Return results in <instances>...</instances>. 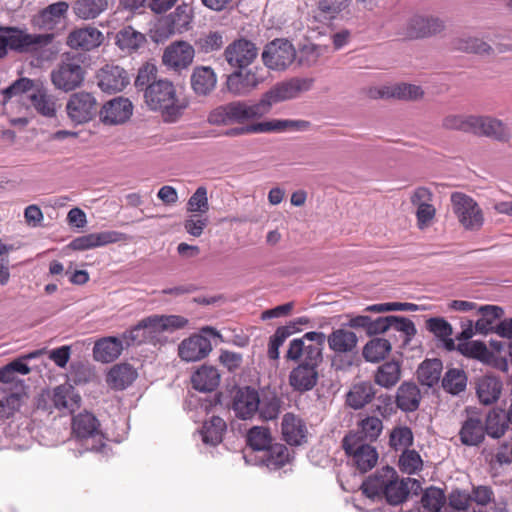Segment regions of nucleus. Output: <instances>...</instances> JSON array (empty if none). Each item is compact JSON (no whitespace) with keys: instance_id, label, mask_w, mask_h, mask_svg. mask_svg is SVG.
Listing matches in <instances>:
<instances>
[{"instance_id":"obj_1","label":"nucleus","mask_w":512,"mask_h":512,"mask_svg":"<svg viewBox=\"0 0 512 512\" xmlns=\"http://www.w3.org/2000/svg\"><path fill=\"white\" fill-rule=\"evenodd\" d=\"M8 49L31 54L38 65L52 61L59 53L52 33L30 34L17 27H0V58Z\"/></svg>"},{"instance_id":"obj_2","label":"nucleus","mask_w":512,"mask_h":512,"mask_svg":"<svg viewBox=\"0 0 512 512\" xmlns=\"http://www.w3.org/2000/svg\"><path fill=\"white\" fill-rule=\"evenodd\" d=\"M419 488V481L409 477L400 479L397 472L389 466L381 468L362 484V491L367 497H384L390 505L403 503L411 491L416 492Z\"/></svg>"},{"instance_id":"obj_3","label":"nucleus","mask_w":512,"mask_h":512,"mask_svg":"<svg viewBox=\"0 0 512 512\" xmlns=\"http://www.w3.org/2000/svg\"><path fill=\"white\" fill-rule=\"evenodd\" d=\"M144 98L147 106L161 113L165 122L174 123L188 107V101L177 93L173 82L159 79L146 87Z\"/></svg>"},{"instance_id":"obj_4","label":"nucleus","mask_w":512,"mask_h":512,"mask_svg":"<svg viewBox=\"0 0 512 512\" xmlns=\"http://www.w3.org/2000/svg\"><path fill=\"white\" fill-rule=\"evenodd\" d=\"M267 113L262 99L256 103L233 101L212 110L208 116V121L214 125L243 124L261 118Z\"/></svg>"},{"instance_id":"obj_5","label":"nucleus","mask_w":512,"mask_h":512,"mask_svg":"<svg viewBox=\"0 0 512 512\" xmlns=\"http://www.w3.org/2000/svg\"><path fill=\"white\" fill-rule=\"evenodd\" d=\"M450 202L452 213L464 230L477 232L482 229L484 212L475 199L462 192H453Z\"/></svg>"},{"instance_id":"obj_6","label":"nucleus","mask_w":512,"mask_h":512,"mask_svg":"<svg viewBox=\"0 0 512 512\" xmlns=\"http://www.w3.org/2000/svg\"><path fill=\"white\" fill-rule=\"evenodd\" d=\"M54 87L63 92H70L80 87L85 78V69L81 59L75 55L65 56L50 73Z\"/></svg>"},{"instance_id":"obj_7","label":"nucleus","mask_w":512,"mask_h":512,"mask_svg":"<svg viewBox=\"0 0 512 512\" xmlns=\"http://www.w3.org/2000/svg\"><path fill=\"white\" fill-rule=\"evenodd\" d=\"M81 406V396L71 384H62L41 394L38 407L48 410L52 407L63 415L72 414Z\"/></svg>"},{"instance_id":"obj_8","label":"nucleus","mask_w":512,"mask_h":512,"mask_svg":"<svg viewBox=\"0 0 512 512\" xmlns=\"http://www.w3.org/2000/svg\"><path fill=\"white\" fill-rule=\"evenodd\" d=\"M445 21L431 14H414L403 23L399 34L409 40L433 37L445 30Z\"/></svg>"},{"instance_id":"obj_9","label":"nucleus","mask_w":512,"mask_h":512,"mask_svg":"<svg viewBox=\"0 0 512 512\" xmlns=\"http://www.w3.org/2000/svg\"><path fill=\"white\" fill-rule=\"evenodd\" d=\"M313 84V78L293 77L276 83L261 99L269 112L273 104L297 98L302 93L311 90Z\"/></svg>"},{"instance_id":"obj_10","label":"nucleus","mask_w":512,"mask_h":512,"mask_svg":"<svg viewBox=\"0 0 512 512\" xmlns=\"http://www.w3.org/2000/svg\"><path fill=\"white\" fill-rule=\"evenodd\" d=\"M72 433L87 451H98L103 445L100 423L90 412H81L73 417Z\"/></svg>"},{"instance_id":"obj_11","label":"nucleus","mask_w":512,"mask_h":512,"mask_svg":"<svg viewBox=\"0 0 512 512\" xmlns=\"http://www.w3.org/2000/svg\"><path fill=\"white\" fill-rule=\"evenodd\" d=\"M326 340L327 337L323 332H306L301 338L290 341L286 358L299 361L301 357H306L309 360L322 361V351Z\"/></svg>"},{"instance_id":"obj_12","label":"nucleus","mask_w":512,"mask_h":512,"mask_svg":"<svg viewBox=\"0 0 512 512\" xmlns=\"http://www.w3.org/2000/svg\"><path fill=\"white\" fill-rule=\"evenodd\" d=\"M346 454L351 458L353 465L361 472L371 470L378 461V453L370 444L362 441L358 434H348L342 443Z\"/></svg>"},{"instance_id":"obj_13","label":"nucleus","mask_w":512,"mask_h":512,"mask_svg":"<svg viewBox=\"0 0 512 512\" xmlns=\"http://www.w3.org/2000/svg\"><path fill=\"white\" fill-rule=\"evenodd\" d=\"M66 113L75 125L88 123L98 113L97 99L90 92H75L67 100Z\"/></svg>"},{"instance_id":"obj_14","label":"nucleus","mask_w":512,"mask_h":512,"mask_svg":"<svg viewBox=\"0 0 512 512\" xmlns=\"http://www.w3.org/2000/svg\"><path fill=\"white\" fill-rule=\"evenodd\" d=\"M296 50L286 39H275L268 43L261 54L263 64L270 70L283 71L295 60Z\"/></svg>"},{"instance_id":"obj_15","label":"nucleus","mask_w":512,"mask_h":512,"mask_svg":"<svg viewBox=\"0 0 512 512\" xmlns=\"http://www.w3.org/2000/svg\"><path fill=\"white\" fill-rule=\"evenodd\" d=\"M258 54L256 44L244 37L233 40L223 51L225 61L233 69L249 67L257 59Z\"/></svg>"},{"instance_id":"obj_16","label":"nucleus","mask_w":512,"mask_h":512,"mask_svg":"<svg viewBox=\"0 0 512 512\" xmlns=\"http://www.w3.org/2000/svg\"><path fill=\"white\" fill-rule=\"evenodd\" d=\"M195 57V48L186 41H175L163 51V65L174 72H182L189 68Z\"/></svg>"},{"instance_id":"obj_17","label":"nucleus","mask_w":512,"mask_h":512,"mask_svg":"<svg viewBox=\"0 0 512 512\" xmlns=\"http://www.w3.org/2000/svg\"><path fill=\"white\" fill-rule=\"evenodd\" d=\"M161 334L157 315H150L140 320L131 329L122 334V338L127 347L140 345L142 343H152L158 339Z\"/></svg>"},{"instance_id":"obj_18","label":"nucleus","mask_w":512,"mask_h":512,"mask_svg":"<svg viewBox=\"0 0 512 512\" xmlns=\"http://www.w3.org/2000/svg\"><path fill=\"white\" fill-rule=\"evenodd\" d=\"M260 69L238 68L228 75L226 86L230 93L236 96L248 95L264 81L263 76L258 74Z\"/></svg>"},{"instance_id":"obj_19","label":"nucleus","mask_w":512,"mask_h":512,"mask_svg":"<svg viewBox=\"0 0 512 512\" xmlns=\"http://www.w3.org/2000/svg\"><path fill=\"white\" fill-rule=\"evenodd\" d=\"M300 360L301 363L293 368L289 374V384L295 391H310L317 384V368L322 361L309 360L306 357H301Z\"/></svg>"},{"instance_id":"obj_20","label":"nucleus","mask_w":512,"mask_h":512,"mask_svg":"<svg viewBox=\"0 0 512 512\" xmlns=\"http://www.w3.org/2000/svg\"><path fill=\"white\" fill-rule=\"evenodd\" d=\"M191 16L186 6H178L174 12L160 20L156 27L158 40L181 34L189 29Z\"/></svg>"},{"instance_id":"obj_21","label":"nucleus","mask_w":512,"mask_h":512,"mask_svg":"<svg viewBox=\"0 0 512 512\" xmlns=\"http://www.w3.org/2000/svg\"><path fill=\"white\" fill-rule=\"evenodd\" d=\"M472 120L471 133L475 135L490 137L501 142H507L511 138L507 125L497 118L473 115Z\"/></svg>"},{"instance_id":"obj_22","label":"nucleus","mask_w":512,"mask_h":512,"mask_svg":"<svg viewBox=\"0 0 512 512\" xmlns=\"http://www.w3.org/2000/svg\"><path fill=\"white\" fill-rule=\"evenodd\" d=\"M133 105L127 98L117 97L106 102L99 111L100 120L107 125L126 122L132 115Z\"/></svg>"},{"instance_id":"obj_23","label":"nucleus","mask_w":512,"mask_h":512,"mask_svg":"<svg viewBox=\"0 0 512 512\" xmlns=\"http://www.w3.org/2000/svg\"><path fill=\"white\" fill-rule=\"evenodd\" d=\"M260 396L257 390L251 387L238 388L233 396L232 409L241 419L252 418L259 410Z\"/></svg>"},{"instance_id":"obj_24","label":"nucleus","mask_w":512,"mask_h":512,"mask_svg":"<svg viewBox=\"0 0 512 512\" xmlns=\"http://www.w3.org/2000/svg\"><path fill=\"white\" fill-rule=\"evenodd\" d=\"M98 86L104 92L122 91L129 84L127 72L120 66L107 64L97 73Z\"/></svg>"},{"instance_id":"obj_25","label":"nucleus","mask_w":512,"mask_h":512,"mask_svg":"<svg viewBox=\"0 0 512 512\" xmlns=\"http://www.w3.org/2000/svg\"><path fill=\"white\" fill-rule=\"evenodd\" d=\"M211 350V342L201 334H194L184 339L178 346L179 357L186 362L202 360Z\"/></svg>"},{"instance_id":"obj_26","label":"nucleus","mask_w":512,"mask_h":512,"mask_svg":"<svg viewBox=\"0 0 512 512\" xmlns=\"http://www.w3.org/2000/svg\"><path fill=\"white\" fill-rule=\"evenodd\" d=\"M103 40L100 30L87 26L71 31L67 37V45L72 49L90 51L99 47Z\"/></svg>"},{"instance_id":"obj_27","label":"nucleus","mask_w":512,"mask_h":512,"mask_svg":"<svg viewBox=\"0 0 512 512\" xmlns=\"http://www.w3.org/2000/svg\"><path fill=\"white\" fill-rule=\"evenodd\" d=\"M460 442L465 446H478L485 439L482 417L477 413L468 414L458 432Z\"/></svg>"},{"instance_id":"obj_28","label":"nucleus","mask_w":512,"mask_h":512,"mask_svg":"<svg viewBox=\"0 0 512 512\" xmlns=\"http://www.w3.org/2000/svg\"><path fill=\"white\" fill-rule=\"evenodd\" d=\"M281 430L284 440L293 446H299L306 442L308 429L304 420L293 414H284L281 422Z\"/></svg>"},{"instance_id":"obj_29","label":"nucleus","mask_w":512,"mask_h":512,"mask_svg":"<svg viewBox=\"0 0 512 512\" xmlns=\"http://www.w3.org/2000/svg\"><path fill=\"white\" fill-rule=\"evenodd\" d=\"M489 41L483 36L462 34L453 39L452 48L460 52L490 56L494 53V49Z\"/></svg>"},{"instance_id":"obj_30","label":"nucleus","mask_w":512,"mask_h":512,"mask_svg":"<svg viewBox=\"0 0 512 512\" xmlns=\"http://www.w3.org/2000/svg\"><path fill=\"white\" fill-rule=\"evenodd\" d=\"M124 345L126 346L122 337H103L95 342L93 357L96 361L111 363L121 355Z\"/></svg>"},{"instance_id":"obj_31","label":"nucleus","mask_w":512,"mask_h":512,"mask_svg":"<svg viewBox=\"0 0 512 512\" xmlns=\"http://www.w3.org/2000/svg\"><path fill=\"white\" fill-rule=\"evenodd\" d=\"M217 76L210 66H197L191 74V87L199 96L209 95L216 87Z\"/></svg>"},{"instance_id":"obj_32","label":"nucleus","mask_w":512,"mask_h":512,"mask_svg":"<svg viewBox=\"0 0 512 512\" xmlns=\"http://www.w3.org/2000/svg\"><path fill=\"white\" fill-rule=\"evenodd\" d=\"M327 342L330 350L338 354L351 353L358 343L357 335L344 328L335 329L328 337Z\"/></svg>"},{"instance_id":"obj_33","label":"nucleus","mask_w":512,"mask_h":512,"mask_svg":"<svg viewBox=\"0 0 512 512\" xmlns=\"http://www.w3.org/2000/svg\"><path fill=\"white\" fill-rule=\"evenodd\" d=\"M375 394L376 391L370 382L356 383L346 394V404L354 410L362 409L373 400Z\"/></svg>"},{"instance_id":"obj_34","label":"nucleus","mask_w":512,"mask_h":512,"mask_svg":"<svg viewBox=\"0 0 512 512\" xmlns=\"http://www.w3.org/2000/svg\"><path fill=\"white\" fill-rule=\"evenodd\" d=\"M421 393L418 386L412 382H403L397 389V407L405 412H413L418 409Z\"/></svg>"},{"instance_id":"obj_35","label":"nucleus","mask_w":512,"mask_h":512,"mask_svg":"<svg viewBox=\"0 0 512 512\" xmlns=\"http://www.w3.org/2000/svg\"><path fill=\"white\" fill-rule=\"evenodd\" d=\"M421 87L413 84L398 83L394 85L383 86L377 90V96L380 98H397L402 100H416L422 97Z\"/></svg>"},{"instance_id":"obj_36","label":"nucleus","mask_w":512,"mask_h":512,"mask_svg":"<svg viewBox=\"0 0 512 512\" xmlns=\"http://www.w3.org/2000/svg\"><path fill=\"white\" fill-rule=\"evenodd\" d=\"M191 382L194 389L211 392L219 385L220 374L215 367L203 365L193 373Z\"/></svg>"},{"instance_id":"obj_37","label":"nucleus","mask_w":512,"mask_h":512,"mask_svg":"<svg viewBox=\"0 0 512 512\" xmlns=\"http://www.w3.org/2000/svg\"><path fill=\"white\" fill-rule=\"evenodd\" d=\"M400 378L401 365L395 360L381 364L374 374V382L386 389L394 387L399 382Z\"/></svg>"},{"instance_id":"obj_38","label":"nucleus","mask_w":512,"mask_h":512,"mask_svg":"<svg viewBox=\"0 0 512 512\" xmlns=\"http://www.w3.org/2000/svg\"><path fill=\"white\" fill-rule=\"evenodd\" d=\"M502 391L501 381L493 376H484L477 383V396L484 405H490L496 402Z\"/></svg>"},{"instance_id":"obj_39","label":"nucleus","mask_w":512,"mask_h":512,"mask_svg":"<svg viewBox=\"0 0 512 512\" xmlns=\"http://www.w3.org/2000/svg\"><path fill=\"white\" fill-rule=\"evenodd\" d=\"M146 43V36L131 26L122 28L116 35V44L124 52L137 51Z\"/></svg>"},{"instance_id":"obj_40","label":"nucleus","mask_w":512,"mask_h":512,"mask_svg":"<svg viewBox=\"0 0 512 512\" xmlns=\"http://www.w3.org/2000/svg\"><path fill=\"white\" fill-rule=\"evenodd\" d=\"M289 461V449L283 444H272L259 458V462L271 470L279 469Z\"/></svg>"},{"instance_id":"obj_41","label":"nucleus","mask_w":512,"mask_h":512,"mask_svg":"<svg viewBox=\"0 0 512 512\" xmlns=\"http://www.w3.org/2000/svg\"><path fill=\"white\" fill-rule=\"evenodd\" d=\"M28 97L38 113L46 117H53L55 115L56 104L54 97L45 88L37 85Z\"/></svg>"},{"instance_id":"obj_42","label":"nucleus","mask_w":512,"mask_h":512,"mask_svg":"<svg viewBox=\"0 0 512 512\" xmlns=\"http://www.w3.org/2000/svg\"><path fill=\"white\" fill-rule=\"evenodd\" d=\"M136 378V371L129 364H120L112 367L107 375V382L117 390H123Z\"/></svg>"},{"instance_id":"obj_43","label":"nucleus","mask_w":512,"mask_h":512,"mask_svg":"<svg viewBox=\"0 0 512 512\" xmlns=\"http://www.w3.org/2000/svg\"><path fill=\"white\" fill-rule=\"evenodd\" d=\"M391 349L392 346L389 340L375 337L364 345L362 355L366 361L376 363L383 360Z\"/></svg>"},{"instance_id":"obj_44","label":"nucleus","mask_w":512,"mask_h":512,"mask_svg":"<svg viewBox=\"0 0 512 512\" xmlns=\"http://www.w3.org/2000/svg\"><path fill=\"white\" fill-rule=\"evenodd\" d=\"M225 430V421L218 416H213L203 424L200 435L205 444L216 446L222 441Z\"/></svg>"},{"instance_id":"obj_45","label":"nucleus","mask_w":512,"mask_h":512,"mask_svg":"<svg viewBox=\"0 0 512 512\" xmlns=\"http://www.w3.org/2000/svg\"><path fill=\"white\" fill-rule=\"evenodd\" d=\"M224 32L208 31L202 33L195 40V47L199 53L210 54L220 51L224 46Z\"/></svg>"},{"instance_id":"obj_46","label":"nucleus","mask_w":512,"mask_h":512,"mask_svg":"<svg viewBox=\"0 0 512 512\" xmlns=\"http://www.w3.org/2000/svg\"><path fill=\"white\" fill-rule=\"evenodd\" d=\"M442 363L439 359L424 361L417 370L418 380L422 385L433 387L440 380Z\"/></svg>"},{"instance_id":"obj_47","label":"nucleus","mask_w":512,"mask_h":512,"mask_svg":"<svg viewBox=\"0 0 512 512\" xmlns=\"http://www.w3.org/2000/svg\"><path fill=\"white\" fill-rule=\"evenodd\" d=\"M108 7V0H77L74 12L77 17L88 20L98 17Z\"/></svg>"},{"instance_id":"obj_48","label":"nucleus","mask_w":512,"mask_h":512,"mask_svg":"<svg viewBox=\"0 0 512 512\" xmlns=\"http://www.w3.org/2000/svg\"><path fill=\"white\" fill-rule=\"evenodd\" d=\"M458 350L465 356L477 359L483 363L491 364L494 361V354L487 346L480 341L460 343Z\"/></svg>"},{"instance_id":"obj_49","label":"nucleus","mask_w":512,"mask_h":512,"mask_svg":"<svg viewBox=\"0 0 512 512\" xmlns=\"http://www.w3.org/2000/svg\"><path fill=\"white\" fill-rule=\"evenodd\" d=\"M383 430L382 420L376 416H367L357 425L356 432L349 434H358L362 437V441H375Z\"/></svg>"},{"instance_id":"obj_50","label":"nucleus","mask_w":512,"mask_h":512,"mask_svg":"<svg viewBox=\"0 0 512 512\" xmlns=\"http://www.w3.org/2000/svg\"><path fill=\"white\" fill-rule=\"evenodd\" d=\"M27 395L24 392H12L0 398V418L9 419L17 413L25 403Z\"/></svg>"},{"instance_id":"obj_51","label":"nucleus","mask_w":512,"mask_h":512,"mask_svg":"<svg viewBox=\"0 0 512 512\" xmlns=\"http://www.w3.org/2000/svg\"><path fill=\"white\" fill-rule=\"evenodd\" d=\"M508 424L501 411L491 410L484 422L485 435L494 439L501 438L508 429Z\"/></svg>"},{"instance_id":"obj_52","label":"nucleus","mask_w":512,"mask_h":512,"mask_svg":"<svg viewBox=\"0 0 512 512\" xmlns=\"http://www.w3.org/2000/svg\"><path fill=\"white\" fill-rule=\"evenodd\" d=\"M247 443L253 452L262 454L272 445V437L269 429L255 426L247 434Z\"/></svg>"},{"instance_id":"obj_53","label":"nucleus","mask_w":512,"mask_h":512,"mask_svg":"<svg viewBox=\"0 0 512 512\" xmlns=\"http://www.w3.org/2000/svg\"><path fill=\"white\" fill-rule=\"evenodd\" d=\"M442 386L445 391L452 395H458L466 389L467 377L463 370L449 369L443 379Z\"/></svg>"},{"instance_id":"obj_54","label":"nucleus","mask_w":512,"mask_h":512,"mask_svg":"<svg viewBox=\"0 0 512 512\" xmlns=\"http://www.w3.org/2000/svg\"><path fill=\"white\" fill-rule=\"evenodd\" d=\"M36 86L35 82L29 78H19L0 92V102L6 104L14 96H20L28 92L32 93Z\"/></svg>"},{"instance_id":"obj_55","label":"nucleus","mask_w":512,"mask_h":512,"mask_svg":"<svg viewBox=\"0 0 512 512\" xmlns=\"http://www.w3.org/2000/svg\"><path fill=\"white\" fill-rule=\"evenodd\" d=\"M261 133L271 131H286V130H305L309 126V122L304 120H271L261 122Z\"/></svg>"},{"instance_id":"obj_56","label":"nucleus","mask_w":512,"mask_h":512,"mask_svg":"<svg viewBox=\"0 0 512 512\" xmlns=\"http://www.w3.org/2000/svg\"><path fill=\"white\" fill-rule=\"evenodd\" d=\"M473 115L449 114L442 120V127L448 130L472 132Z\"/></svg>"},{"instance_id":"obj_57","label":"nucleus","mask_w":512,"mask_h":512,"mask_svg":"<svg viewBox=\"0 0 512 512\" xmlns=\"http://www.w3.org/2000/svg\"><path fill=\"white\" fill-rule=\"evenodd\" d=\"M412 443V431L406 426L396 427L390 433L389 444L395 450H407Z\"/></svg>"},{"instance_id":"obj_58","label":"nucleus","mask_w":512,"mask_h":512,"mask_svg":"<svg viewBox=\"0 0 512 512\" xmlns=\"http://www.w3.org/2000/svg\"><path fill=\"white\" fill-rule=\"evenodd\" d=\"M281 401L275 395L260 398L259 410L257 413L263 420H274L280 413Z\"/></svg>"},{"instance_id":"obj_59","label":"nucleus","mask_w":512,"mask_h":512,"mask_svg":"<svg viewBox=\"0 0 512 512\" xmlns=\"http://www.w3.org/2000/svg\"><path fill=\"white\" fill-rule=\"evenodd\" d=\"M390 329H394L405 335L404 344H408L415 336L417 330L415 324L408 318L402 316H389Z\"/></svg>"},{"instance_id":"obj_60","label":"nucleus","mask_w":512,"mask_h":512,"mask_svg":"<svg viewBox=\"0 0 512 512\" xmlns=\"http://www.w3.org/2000/svg\"><path fill=\"white\" fill-rule=\"evenodd\" d=\"M187 210L189 212L206 213L209 210V202L207 197V189L200 186L192 194L187 202Z\"/></svg>"},{"instance_id":"obj_61","label":"nucleus","mask_w":512,"mask_h":512,"mask_svg":"<svg viewBox=\"0 0 512 512\" xmlns=\"http://www.w3.org/2000/svg\"><path fill=\"white\" fill-rule=\"evenodd\" d=\"M399 467L407 474L415 473L422 467L420 455L415 450H404L399 458Z\"/></svg>"},{"instance_id":"obj_62","label":"nucleus","mask_w":512,"mask_h":512,"mask_svg":"<svg viewBox=\"0 0 512 512\" xmlns=\"http://www.w3.org/2000/svg\"><path fill=\"white\" fill-rule=\"evenodd\" d=\"M352 0H318V8L329 19L345 10Z\"/></svg>"},{"instance_id":"obj_63","label":"nucleus","mask_w":512,"mask_h":512,"mask_svg":"<svg viewBox=\"0 0 512 512\" xmlns=\"http://www.w3.org/2000/svg\"><path fill=\"white\" fill-rule=\"evenodd\" d=\"M157 77V67L152 63L143 64L137 74L135 79V86L139 89H146L148 85H151L156 80Z\"/></svg>"},{"instance_id":"obj_64","label":"nucleus","mask_w":512,"mask_h":512,"mask_svg":"<svg viewBox=\"0 0 512 512\" xmlns=\"http://www.w3.org/2000/svg\"><path fill=\"white\" fill-rule=\"evenodd\" d=\"M157 320L161 333L173 332L188 324V319L180 315H157Z\"/></svg>"}]
</instances>
